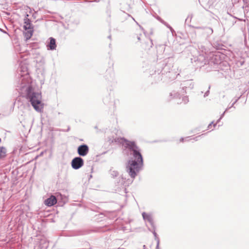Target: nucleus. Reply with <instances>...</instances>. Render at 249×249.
Segmentation results:
<instances>
[{
	"label": "nucleus",
	"mask_w": 249,
	"mask_h": 249,
	"mask_svg": "<svg viewBox=\"0 0 249 249\" xmlns=\"http://www.w3.org/2000/svg\"><path fill=\"white\" fill-rule=\"evenodd\" d=\"M169 97L170 100L173 98L176 99L178 104H186L189 101L188 97L187 96L182 97V100H181L180 94L178 92L174 90L170 93Z\"/></svg>",
	"instance_id": "nucleus-3"
},
{
	"label": "nucleus",
	"mask_w": 249,
	"mask_h": 249,
	"mask_svg": "<svg viewBox=\"0 0 249 249\" xmlns=\"http://www.w3.org/2000/svg\"><path fill=\"white\" fill-rule=\"evenodd\" d=\"M27 31L25 32V36L26 39H30L33 35V29L30 30H27Z\"/></svg>",
	"instance_id": "nucleus-12"
},
{
	"label": "nucleus",
	"mask_w": 249,
	"mask_h": 249,
	"mask_svg": "<svg viewBox=\"0 0 249 249\" xmlns=\"http://www.w3.org/2000/svg\"><path fill=\"white\" fill-rule=\"evenodd\" d=\"M110 174L112 177H116L118 175V172L114 170H110Z\"/></svg>",
	"instance_id": "nucleus-16"
},
{
	"label": "nucleus",
	"mask_w": 249,
	"mask_h": 249,
	"mask_svg": "<svg viewBox=\"0 0 249 249\" xmlns=\"http://www.w3.org/2000/svg\"><path fill=\"white\" fill-rule=\"evenodd\" d=\"M163 23L165 25H166L168 28H169L170 29L171 32L173 31V30L171 26H170L168 24H167L165 22H163Z\"/></svg>",
	"instance_id": "nucleus-18"
},
{
	"label": "nucleus",
	"mask_w": 249,
	"mask_h": 249,
	"mask_svg": "<svg viewBox=\"0 0 249 249\" xmlns=\"http://www.w3.org/2000/svg\"><path fill=\"white\" fill-rule=\"evenodd\" d=\"M159 241L158 240L157 242V247H156L157 249H159Z\"/></svg>",
	"instance_id": "nucleus-20"
},
{
	"label": "nucleus",
	"mask_w": 249,
	"mask_h": 249,
	"mask_svg": "<svg viewBox=\"0 0 249 249\" xmlns=\"http://www.w3.org/2000/svg\"><path fill=\"white\" fill-rule=\"evenodd\" d=\"M50 39V41L49 44L48 45V47L51 50H55L56 48L55 40L53 37H51Z\"/></svg>",
	"instance_id": "nucleus-11"
},
{
	"label": "nucleus",
	"mask_w": 249,
	"mask_h": 249,
	"mask_svg": "<svg viewBox=\"0 0 249 249\" xmlns=\"http://www.w3.org/2000/svg\"><path fill=\"white\" fill-rule=\"evenodd\" d=\"M184 138H181L180 140V141L181 142H184Z\"/></svg>",
	"instance_id": "nucleus-22"
},
{
	"label": "nucleus",
	"mask_w": 249,
	"mask_h": 249,
	"mask_svg": "<svg viewBox=\"0 0 249 249\" xmlns=\"http://www.w3.org/2000/svg\"><path fill=\"white\" fill-rule=\"evenodd\" d=\"M237 100H236L232 105L231 106L229 107V108H227L226 109V110L224 112V113L221 115V117L218 120V121H217L216 123H218L219 122V121L220 120V119H221V118L224 116V114L228 110V109L230 108L231 107H233L234 104L236 102Z\"/></svg>",
	"instance_id": "nucleus-15"
},
{
	"label": "nucleus",
	"mask_w": 249,
	"mask_h": 249,
	"mask_svg": "<svg viewBox=\"0 0 249 249\" xmlns=\"http://www.w3.org/2000/svg\"><path fill=\"white\" fill-rule=\"evenodd\" d=\"M244 2L245 3V5H244V7H247L248 9H249V0H246V1L244 0Z\"/></svg>",
	"instance_id": "nucleus-17"
},
{
	"label": "nucleus",
	"mask_w": 249,
	"mask_h": 249,
	"mask_svg": "<svg viewBox=\"0 0 249 249\" xmlns=\"http://www.w3.org/2000/svg\"><path fill=\"white\" fill-rule=\"evenodd\" d=\"M122 143L125 148L124 152L128 156H131L126 166L127 172L132 179L141 170L143 165V159L140 149L134 142L122 139Z\"/></svg>",
	"instance_id": "nucleus-1"
},
{
	"label": "nucleus",
	"mask_w": 249,
	"mask_h": 249,
	"mask_svg": "<svg viewBox=\"0 0 249 249\" xmlns=\"http://www.w3.org/2000/svg\"><path fill=\"white\" fill-rule=\"evenodd\" d=\"M209 90H208L206 92H205V94H204V97H206V96H208V93H209Z\"/></svg>",
	"instance_id": "nucleus-19"
},
{
	"label": "nucleus",
	"mask_w": 249,
	"mask_h": 249,
	"mask_svg": "<svg viewBox=\"0 0 249 249\" xmlns=\"http://www.w3.org/2000/svg\"><path fill=\"white\" fill-rule=\"evenodd\" d=\"M56 202L57 200L56 197L53 196H51L45 201V203L48 206H52L54 205Z\"/></svg>",
	"instance_id": "nucleus-8"
},
{
	"label": "nucleus",
	"mask_w": 249,
	"mask_h": 249,
	"mask_svg": "<svg viewBox=\"0 0 249 249\" xmlns=\"http://www.w3.org/2000/svg\"><path fill=\"white\" fill-rule=\"evenodd\" d=\"M153 230H154V231H153V234H154V236H155V237H156V236H157V233H156V232H155V229H153Z\"/></svg>",
	"instance_id": "nucleus-21"
},
{
	"label": "nucleus",
	"mask_w": 249,
	"mask_h": 249,
	"mask_svg": "<svg viewBox=\"0 0 249 249\" xmlns=\"http://www.w3.org/2000/svg\"><path fill=\"white\" fill-rule=\"evenodd\" d=\"M31 79L27 72L21 75L18 86L20 93L31 103L34 108L37 112H41L43 104L41 102V95L35 92L31 85Z\"/></svg>",
	"instance_id": "nucleus-2"
},
{
	"label": "nucleus",
	"mask_w": 249,
	"mask_h": 249,
	"mask_svg": "<svg viewBox=\"0 0 249 249\" xmlns=\"http://www.w3.org/2000/svg\"><path fill=\"white\" fill-rule=\"evenodd\" d=\"M213 122H212V123H211V124H210L208 125V128H210V126H211L212 124H213Z\"/></svg>",
	"instance_id": "nucleus-23"
},
{
	"label": "nucleus",
	"mask_w": 249,
	"mask_h": 249,
	"mask_svg": "<svg viewBox=\"0 0 249 249\" xmlns=\"http://www.w3.org/2000/svg\"><path fill=\"white\" fill-rule=\"evenodd\" d=\"M26 17H28V15H26ZM24 28L25 30H30L31 29H33L32 25L31 23L30 20L26 17L24 19Z\"/></svg>",
	"instance_id": "nucleus-9"
},
{
	"label": "nucleus",
	"mask_w": 249,
	"mask_h": 249,
	"mask_svg": "<svg viewBox=\"0 0 249 249\" xmlns=\"http://www.w3.org/2000/svg\"><path fill=\"white\" fill-rule=\"evenodd\" d=\"M199 50L201 51V53L199 54L197 59L196 60L195 59L194 61H197L198 62H203L205 60L206 49L204 46H201L199 47ZM195 58H194V59Z\"/></svg>",
	"instance_id": "nucleus-6"
},
{
	"label": "nucleus",
	"mask_w": 249,
	"mask_h": 249,
	"mask_svg": "<svg viewBox=\"0 0 249 249\" xmlns=\"http://www.w3.org/2000/svg\"><path fill=\"white\" fill-rule=\"evenodd\" d=\"M125 179H126V178H124L123 176H122V177L121 178V180H121V184L123 185L126 186L128 184L131 183L132 182V181H133V180H128V179L127 181H128V183L127 184L125 182Z\"/></svg>",
	"instance_id": "nucleus-13"
},
{
	"label": "nucleus",
	"mask_w": 249,
	"mask_h": 249,
	"mask_svg": "<svg viewBox=\"0 0 249 249\" xmlns=\"http://www.w3.org/2000/svg\"><path fill=\"white\" fill-rule=\"evenodd\" d=\"M84 165V160L81 157H75L71 161V166L74 169H78Z\"/></svg>",
	"instance_id": "nucleus-4"
},
{
	"label": "nucleus",
	"mask_w": 249,
	"mask_h": 249,
	"mask_svg": "<svg viewBox=\"0 0 249 249\" xmlns=\"http://www.w3.org/2000/svg\"><path fill=\"white\" fill-rule=\"evenodd\" d=\"M138 39L139 40H140V38L139 37H138Z\"/></svg>",
	"instance_id": "nucleus-24"
},
{
	"label": "nucleus",
	"mask_w": 249,
	"mask_h": 249,
	"mask_svg": "<svg viewBox=\"0 0 249 249\" xmlns=\"http://www.w3.org/2000/svg\"><path fill=\"white\" fill-rule=\"evenodd\" d=\"M89 151V147L86 144L80 145L77 148V152L80 156H85Z\"/></svg>",
	"instance_id": "nucleus-5"
},
{
	"label": "nucleus",
	"mask_w": 249,
	"mask_h": 249,
	"mask_svg": "<svg viewBox=\"0 0 249 249\" xmlns=\"http://www.w3.org/2000/svg\"><path fill=\"white\" fill-rule=\"evenodd\" d=\"M182 85L183 86V89H184V88L187 89H193L194 87V84L192 80H187L186 81H184L183 84H182Z\"/></svg>",
	"instance_id": "nucleus-10"
},
{
	"label": "nucleus",
	"mask_w": 249,
	"mask_h": 249,
	"mask_svg": "<svg viewBox=\"0 0 249 249\" xmlns=\"http://www.w3.org/2000/svg\"><path fill=\"white\" fill-rule=\"evenodd\" d=\"M142 216L143 219L145 221H148L150 224L152 228L155 229L154 223L152 214L143 212L142 213Z\"/></svg>",
	"instance_id": "nucleus-7"
},
{
	"label": "nucleus",
	"mask_w": 249,
	"mask_h": 249,
	"mask_svg": "<svg viewBox=\"0 0 249 249\" xmlns=\"http://www.w3.org/2000/svg\"><path fill=\"white\" fill-rule=\"evenodd\" d=\"M6 149L3 147H0V158H2L5 156Z\"/></svg>",
	"instance_id": "nucleus-14"
}]
</instances>
